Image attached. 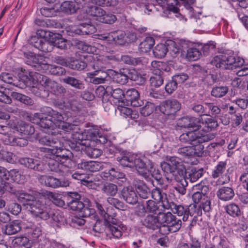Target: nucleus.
I'll list each match as a JSON object with an SVG mask.
<instances>
[{
    "label": "nucleus",
    "mask_w": 248,
    "mask_h": 248,
    "mask_svg": "<svg viewBox=\"0 0 248 248\" xmlns=\"http://www.w3.org/2000/svg\"><path fill=\"white\" fill-rule=\"evenodd\" d=\"M30 76L32 78L33 81H36L47 90L51 91L56 96H62L70 93L61 84L52 80L46 76L37 72H31Z\"/></svg>",
    "instance_id": "f257e3e1"
},
{
    "label": "nucleus",
    "mask_w": 248,
    "mask_h": 248,
    "mask_svg": "<svg viewBox=\"0 0 248 248\" xmlns=\"http://www.w3.org/2000/svg\"><path fill=\"white\" fill-rule=\"evenodd\" d=\"M244 61L226 53H221L214 57L210 63L217 68L224 69H232L242 65Z\"/></svg>",
    "instance_id": "f03ea898"
},
{
    "label": "nucleus",
    "mask_w": 248,
    "mask_h": 248,
    "mask_svg": "<svg viewBox=\"0 0 248 248\" xmlns=\"http://www.w3.org/2000/svg\"><path fill=\"white\" fill-rule=\"evenodd\" d=\"M215 137L213 133L195 132L194 131L183 133L180 136V140L186 142L192 146L202 145V143L208 142Z\"/></svg>",
    "instance_id": "7ed1b4c3"
},
{
    "label": "nucleus",
    "mask_w": 248,
    "mask_h": 248,
    "mask_svg": "<svg viewBox=\"0 0 248 248\" xmlns=\"http://www.w3.org/2000/svg\"><path fill=\"white\" fill-rule=\"evenodd\" d=\"M153 167V163L147 158L135 157L133 167H135L139 173L144 178L149 177L148 172L152 171Z\"/></svg>",
    "instance_id": "20e7f679"
},
{
    "label": "nucleus",
    "mask_w": 248,
    "mask_h": 248,
    "mask_svg": "<svg viewBox=\"0 0 248 248\" xmlns=\"http://www.w3.org/2000/svg\"><path fill=\"white\" fill-rule=\"evenodd\" d=\"M38 180L40 183H44L46 186L53 188L67 187L70 184L69 181L66 178L58 179L52 176L40 175Z\"/></svg>",
    "instance_id": "39448f33"
},
{
    "label": "nucleus",
    "mask_w": 248,
    "mask_h": 248,
    "mask_svg": "<svg viewBox=\"0 0 248 248\" xmlns=\"http://www.w3.org/2000/svg\"><path fill=\"white\" fill-rule=\"evenodd\" d=\"M158 107L162 113L170 115L180 110L181 104L175 99H168L163 101Z\"/></svg>",
    "instance_id": "423d86ee"
},
{
    "label": "nucleus",
    "mask_w": 248,
    "mask_h": 248,
    "mask_svg": "<svg viewBox=\"0 0 248 248\" xmlns=\"http://www.w3.org/2000/svg\"><path fill=\"white\" fill-rule=\"evenodd\" d=\"M12 128L15 131L20 133L24 137L29 138L35 133V128L31 124L24 121H18L14 123L11 125Z\"/></svg>",
    "instance_id": "0eeeda50"
},
{
    "label": "nucleus",
    "mask_w": 248,
    "mask_h": 248,
    "mask_svg": "<svg viewBox=\"0 0 248 248\" xmlns=\"http://www.w3.org/2000/svg\"><path fill=\"white\" fill-rule=\"evenodd\" d=\"M51 155L53 158L59 160L61 163H63L65 167L67 168L72 167V161L70 158L72 153L70 151L61 148V149L59 150H56V151H54V153Z\"/></svg>",
    "instance_id": "6e6552de"
},
{
    "label": "nucleus",
    "mask_w": 248,
    "mask_h": 248,
    "mask_svg": "<svg viewBox=\"0 0 248 248\" xmlns=\"http://www.w3.org/2000/svg\"><path fill=\"white\" fill-rule=\"evenodd\" d=\"M204 146L203 145L184 147L178 150V153L183 156H194L202 155L203 153Z\"/></svg>",
    "instance_id": "1a4fd4ad"
},
{
    "label": "nucleus",
    "mask_w": 248,
    "mask_h": 248,
    "mask_svg": "<svg viewBox=\"0 0 248 248\" xmlns=\"http://www.w3.org/2000/svg\"><path fill=\"white\" fill-rule=\"evenodd\" d=\"M43 157V159L47 165L49 170L56 172L62 171V167L64 165L58 159L53 158L51 154L45 153Z\"/></svg>",
    "instance_id": "9d476101"
},
{
    "label": "nucleus",
    "mask_w": 248,
    "mask_h": 248,
    "mask_svg": "<svg viewBox=\"0 0 248 248\" xmlns=\"http://www.w3.org/2000/svg\"><path fill=\"white\" fill-rule=\"evenodd\" d=\"M127 104L130 103L131 106L138 107L141 106L142 101L140 99V93L135 89L132 88L128 90L124 95V101Z\"/></svg>",
    "instance_id": "9b49d317"
},
{
    "label": "nucleus",
    "mask_w": 248,
    "mask_h": 248,
    "mask_svg": "<svg viewBox=\"0 0 248 248\" xmlns=\"http://www.w3.org/2000/svg\"><path fill=\"white\" fill-rule=\"evenodd\" d=\"M18 162L21 165L35 171H42L44 169L43 163L33 158L21 157L19 158Z\"/></svg>",
    "instance_id": "f8f14e48"
},
{
    "label": "nucleus",
    "mask_w": 248,
    "mask_h": 248,
    "mask_svg": "<svg viewBox=\"0 0 248 248\" xmlns=\"http://www.w3.org/2000/svg\"><path fill=\"white\" fill-rule=\"evenodd\" d=\"M85 204L84 207L80 210L79 215L82 217H91L97 222L99 220V217L96 213L95 210L91 207L90 201L86 198L84 200Z\"/></svg>",
    "instance_id": "ddd939ff"
},
{
    "label": "nucleus",
    "mask_w": 248,
    "mask_h": 248,
    "mask_svg": "<svg viewBox=\"0 0 248 248\" xmlns=\"http://www.w3.org/2000/svg\"><path fill=\"white\" fill-rule=\"evenodd\" d=\"M152 197L155 201L162 203V207L165 209H169L170 207V202L166 193L163 192L159 188L155 187L151 192Z\"/></svg>",
    "instance_id": "4468645a"
},
{
    "label": "nucleus",
    "mask_w": 248,
    "mask_h": 248,
    "mask_svg": "<svg viewBox=\"0 0 248 248\" xmlns=\"http://www.w3.org/2000/svg\"><path fill=\"white\" fill-rule=\"evenodd\" d=\"M133 185L140 197L144 199H147L149 197L151 194L150 189L143 181L135 178L133 180Z\"/></svg>",
    "instance_id": "2eb2a0df"
},
{
    "label": "nucleus",
    "mask_w": 248,
    "mask_h": 248,
    "mask_svg": "<svg viewBox=\"0 0 248 248\" xmlns=\"http://www.w3.org/2000/svg\"><path fill=\"white\" fill-rule=\"evenodd\" d=\"M121 192L123 199L127 203L133 205L138 202V197L136 192L132 186L124 187Z\"/></svg>",
    "instance_id": "dca6fc26"
},
{
    "label": "nucleus",
    "mask_w": 248,
    "mask_h": 248,
    "mask_svg": "<svg viewBox=\"0 0 248 248\" xmlns=\"http://www.w3.org/2000/svg\"><path fill=\"white\" fill-rule=\"evenodd\" d=\"M34 117L38 120L37 124L44 130L53 129L55 126L53 120L50 117L45 116L44 113H35Z\"/></svg>",
    "instance_id": "f3484780"
},
{
    "label": "nucleus",
    "mask_w": 248,
    "mask_h": 248,
    "mask_svg": "<svg viewBox=\"0 0 248 248\" xmlns=\"http://www.w3.org/2000/svg\"><path fill=\"white\" fill-rule=\"evenodd\" d=\"M82 8V4L79 1H78V0H75L74 1H65L61 5V10L67 14H74Z\"/></svg>",
    "instance_id": "a211bd4d"
},
{
    "label": "nucleus",
    "mask_w": 248,
    "mask_h": 248,
    "mask_svg": "<svg viewBox=\"0 0 248 248\" xmlns=\"http://www.w3.org/2000/svg\"><path fill=\"white\" fill-rule=\"evenodd\" d=\"M26 204L27 205V209L34 216L40 213L42 210H46V207L44 201L41 199L36 200L35 199L31 203H26Z\"/></svg>",
    "instance_id": "6ab92c4d"
},
{
    "label": "nucleus",
    "mask_w": 248,
    "mask_h": 248,
    "mask_svg": "<svg viewBox=\"0 0 248 248\" xmlns=\"http://www.w3.org/2000/svg\"><path fill=\"white\" fill-rule=\"evenodd\" d=\"M95 28L94 26L89 24H81L78 28L70 31L69 35L74 36V34L78 35L92 34L95 31Z\"/></svg>",
    "instance_id": "aec40b11"
},
{
    "label": "nucleus",
    "mask_w": 248,
    "mask_h": 248,
    "mask_svg": "<svg viewBox=\"0 0 248 248\" xmlns=\"http://www.w3.org/2000/svg\"><path fill=\"white\" fill-rule=\"evenodd\" d=\"M126 33L122 31H117L109 33L104 37L108 41H113L116 44L122 45L125 44Z\"/></svg>",
    "instance_id": "412c9836"
},
{
    "label": "nucleus",
    "mask_w": 248,
    "mask_h": 248,
    "mask_svg": "<svg viewBox=\"0 0 248 248\" xmlns=\"http://www.w3.org/2000/svg\"><path fill=\"white\" fill-rule=\"evenodd\" d=\"M107 91L108 95H110L111 97L116 100L115 103L118 102V103H121L122 105H125L124 102L125 93L122 89L120 88L113 89L111 86H107Z\"/></svg>",
    "instance_id": "4be33fe9"
},
{
    "label": "nucleus",
    "mask_w": 248,
    "mask_h": 248,
    "mask_svg": "<svg viewBox=\"0 0 248 248\" xmlns=\"http://www.w3.org/2000/svg\"><path fill=\"white\" fill-rule=\"evenodd\" d=\"M170 209L174 214H177L179 216H183V221H186L188 219V206L177 205L173 202H170Z\"/></svg>",
    "instance_id": "5701e85b"
},
{
    "label": "nucleus",
    "mask_w": 248,
    "mask_h": 248,
    "mask_svg": "<svg viewBox=\"0 0 248 248\" xmlns=\"http://www.w3.org/2000/svg\"><path fill=\"white\" fill-rule=\"evenodd\" d=\"M219 199L223 201H228L233 198L234 196L233 189L230 187L222 186L217 192Z\"/></svg>",
    "instance_id": "b1692460"
},
{
    "label": "nucleus",
    "mask_w": 248,
    "mask_h": 248,
    "mask_svg": "<svg viewBox=\"0 0 248 248\" xmlns=\"http://www.w3.org/2000/svg\"><path fill=\"white\" fill-rule=\"evenodd\" d=\"M205 172V170L202 168L192 167L187 171V178L191 182H195L202 177Z\"/></svg>",
    "instance_id": "393cba45"
},
{
    "label": "nucleus",
    "mask_w": 248,
    "mask_h": 248,
    "mask_svg": "<svg viewBox=\"0 0 248 248\" xmlns=\"http://www.w3.org/2000/svg\"><path fill=\"white\" fill-rule=\"evenodd\" d=\"M62 81L79 90H83L85 88V84L82 81L73 77L66 76L62 78Z\"/></svg>",
    "instance_id": "a878e982"
},
{
    "label": "nucleus",
    "mask_w": 248,
    "mask_h": 248,
    "mask_svg": "<svg viewBox=\"0 0 248 248\" xmlns=\"http://www.w3.org/2000/svg\"><path fill=\"white\" fill-rule=\"evenodd\" d=\"M202 124L204 125V126L202 128V131L199 132L211 133L210 131L216 129L218 126L217 121L212 118H208L204 120L202 118Z\"/></svg>",
    "instance_id": "bb28decb"
},
{
    "label": "nucleus",
    "mask_w": 248,
    "mask_h": 248,
    "mask_svg": "<svg viewBox=\"0 0 248 248\" xmlns=\"http://www.w3.org/2000/svg\"><path fill=\"white\" fill-rule=\"evenodd\" d=\"M142 223L148 228L153 230L157 229L159 226L157 216L148 215L142 220Z\"/></svg>",
    "instance_id": "cd10ccee"
},
{
    "label": "nucleus",
    "mask_w": 248,
    "mask_h": 248,
    "mask_svg": "<svg viewBox=\"0 0 248 248\" xmlns=\"http://www.w3.org/2000/svg\"><path fill=\"white\" fill-rule=\"evenodd\" d=\"M139 207L142 210V211L140 212V214H138L140 216L143 215L146 212L156 214L158 211V207L156 203L151 200L146 201L145 207L143 204L139 205Z\"/></svg>",
    "instance_id": "c85d7f7f"
},
{
    "label": "nucleus",
    "mask_w": 248,
    "mask_h": 248,
    "mask_svg": "<svg viewBox=\"0 0 248 248\" xmlns=\"http://www.w3.org/2000/svg\"><path fill=\"white\" fill-rule=\"evenodd\" d=\"M21 228L18 220H14L5 226L4 233L9 235H13L19 232Z\"/></svg>",
    "instance_id": "c756f323"
},
{
    "label": "nucleus",
    "mask_w": 248,
    "mask_h": 248,
    "mask_svg": "<svg viewBox=\"0 0 248 248\" xmlns=\"http://www.w3.org/2000/svg\"><path fill=\"white\" fill-rule=\"evenodd\" d=\"M154 45V38L150 36L147 37L140 44L139 48L140 52L147 53L150 51Z\"/></svg>",
    "instance_id": "7c9ffc66"
},
{
    "label": "nucleus",
    "mask_w": 248,
    "mask_h": 248,
    "mask_svg": "<svg viewBox=\"0 0 248 248\" xmlns=\"http://www.w3.org/2000/svg\"><path fill=\"white\" fill-rule=\"evenodd\" d=\"M151 65L154 68L155 73L158 74L165 75V72L170 71V67L165 63L162 62L154 61L151 62Z\"/></svg>",
    "instance_id": "2f4dec72"
},
{
    "label": "nucleus",
    "mask_w": 248,
    "mask_h": 248,
    "mask_svg": "<svg viewBox=\"0 0 248 248\" xmlns=\"http://www.w3.org/2000/svg\"><path fill=\"white\" fill-rule=\"evenodd\" d=\"M45 194L47 198L56 205L61 207H62L65 205L64 200L62 199V197L61 195L58 193L46 191Z\"/></svg>",
    "instance_id": "473e14b6"
},
{
    "label": "nucleus",
    "mask_w": 248,
    "mask_h": 248,
    "mask_svg": "<svg viewBox=\"0 0 248 248\" xmlns=\"http://www.w3.org/2000/svg\"><path fill=\"white\" fill-rule=\"evenodd\" d=\"M11 96L14 99L20 101L26 105L31 106L34 104V100L24 94L13 92L11 93Z\"/></svg>",
    "instance_id": "72a5a7b5"
},
{
    "label": "nucleus",
    "mask_w": 248,
    "mask_h": 248,
    "mask_svg": "<svg viewBox=\"0 0 248 248\" xmlns=\"http://www.w3.org/2000/svg\"><path fill=\"white\" fill-rule=\"evenodd\" d=\"M106 226L107 236L110 239L112 237L116 238H120L122 235V232L118 227L107 222Z\"/></svg>",
    "instance_id": "f704fd0d"
},
{
    "label": "nucleus",
    "mask_w": 248,
    "mask_h": 248,
    "mask_svg": "<svg viewBox=\"0 0 248 248\" xmlns=\"http://www.w3.org/2000/svg\"><path fill=\"white\" fill-rule=\"evenodd\" d=\"M16 197L19 202H22L23 205L25 206L26 208L27 205L26 203H31L32 201L35 199L34 196L23 190H19Z\"/></svg>",
    "instance_id": "c9c22d12"
},
{
    "label": "nucleus",
    "mask_w": 248,
    "mask_h": 248,
    "mask_svg": "<svg viewBox=\"0 0 248 248\" xmlns=\"http://www.w3.org/2000/svg\"><path fill=\"white\" fill-rule=\"evenodd\" d=\"M167 51L173 57H176L180 53V48L179 44L175 42L169 40L166 42Z\"/></svg>",
    "instance_id": "e433bc0d"
},
{
    "label": "nucleus",
    "mask_w": 248,
    "mask_h": 248,
    "mask_svg": "<svg viewBox=\"0 0 248 248\" xmlns=\"http://www.w3.org/2000/svg\"><path fill=\"white\" fill-rule=\"evenodd\" d=\"M14 86L21 89H24L28 86L30 79L29 77L23 74H19L18 78H15Z\"/></svg>",
    "instance_id": "4c0bfd02"
},
{
    "label": "nucleus",
    "mask_w": 248,
    "mask_h": 248,
    "mask_svg": "<svg viewBox=\"0 0 248 248\" xmlns=\"http://www.w3.org/2000/svg\"><path fill=\"white\" fill-rule=\"evenodd\" d=\"M12 243L14 247L24 246L26 248H30L32 245L29 239L23 236L15 238L13 240Z\"/></svg>",
    "instance_id": "58836bf2"
},
{
    "label": "nucleus",
    "mask_w": 248,
    "mask_h": 248,
    "mask_svg": "<svg viewBox=\"0 0 248 248\" xmlns=\"http://www.w3.org/2000/svg\"><path fill=\"white\" fill-rule=\"evenodd\" d=\"M229 88L226 86L214 87L211 92V95L216 98H220L225 96L228 92Z\"/></svg>",
    "instance_id": "ea45409f"
},
{
    "label": "nucleus",
    "mask_w": 248,
    "mask_h": 248,
    "mask_svg": "<svg viewBox=\"0 0 248 248\" xmlns=\"http://www.w3.org/2000/svg\"><path fill=\"white\" fill-rule=\"evenodd\" d=\"M102 191L108 196H114L118 191L117 186L112 183L105 184L101 188Z\"/></svg>",
    "instance_id": "a19ab883"
},
{
    "label": "nucleus",
    "mask_w": 248,
    "mask_h": 248,
    "mask_svg": "<svg viewBox=\"0 0 248 248\" xmlns=\"http://www.w3.org/2000/svg\"><path fill=\"white\" fill-rule=\"evenodd\" d=\"M54 46H56L61 49H67L68 47V42L62 38V35L58 34L52 38Z\"/></svg>",
    "instance_id": "79ce46f5"
},
{
    "label": "nucleus",
    "mask_w": 248,
    "mask_h": 248,
    "mask_svg": "<svg viewBox=\"0 0 248 248\" xmlns=\"http://www.w3.org/2000/svg\"><path fill=\"white\" fill-rule=\"evenodd\" d=\"M167 52H168L167 46L166 43L157 45L153 50L154 55L158 58L164 57Z\"/></svg>",
    "instance_id": "37998d69"
},
{
    "label": "nucleus",
    "mask_w": 248,
    "mask_h": 248,
    "mask_svg": "<svg viewBox=\"0 0 248 248\" xmlns=\"http://www.w3.org/2000/svg\"><path fill=\"white\" fill-rule=\"evenodd\" d=\"M81 150L84 151L88 156L92 158H97L100 156L102 153V151L100 149L91 146H82Z\"/></svg>",
    "instance_id": "c03bdc74"
},
{
    "label": "nucleus",
    "mask_w": 248,
    "mask_h": 248,
    "mask_svg": "<svg viewBox=\"0 0 248 248\" xmlns=\"http://www.w3.org/2000/svg\"><path fill=\"white\" fill-rule=\"evenodd\" d=\"M45 109L44 112L47 113L48 117H50L51 120L53 119L54 121L59 122V123L64 120L63 115L61 112L54 110L50 108H46Z\"/></svg>",
    "instance_id": "a18cd8bd"
},
{
    "label": "nucleus",
    "mask_w": 248,
    "mask_h": 248,
    "mask_svg": "<svg viewBox=\"0 0 248 248\" xmlns=\"http://www.w3.org/2000/svg\"><path fill=\"white\" fill-rule=\"evenodd\" d=\"M87 11L90 15L94 17V19L98 21L103 14H105V11L103 9L95 5L90 6Z\"/></svg>",
    "instance_id": "49530a36"
},
{
    "label": "nucleus",
    "mask_w": 248,
    "mask_h": 248,
    "mask_svg": "<svg viewBox=\"0 0 248 248\" xmlns=\"http://www.w3.org/2000/svg\"><path fill=\"white\" fill-rule=\"evenodd\" d=\"M124 152V154L121 156H118L117 160L123 166L129 168L133 167V163L135 157L126 156Z\"/></svg>",
    "instance_id": "de8ad7c7"
},
{
    "label": "nucleus",
    "mask_w": 248,
    "mask_h": 248,
    "mask_svg": "<svg viewBox=\"0 0 248 248\" xmlns=\"http://www.w3.org/2000/svg\"><path fill=\"white\" fill-rule=\"evenodd\" d=\"M226 164L225 161L219 162L212 172V177L214 178H217L220 176L226 170Z\"/></svg>",
    "instance_id": "09e8293b"
},
{
    "label": "nucleus",
    "mask_w": 248,
    "mask_h": 248,
    "mask_svg": "<svg viewBox=\"0 0 248 248\" xmlns=\"http://www.w3.org/2000/svg\"><path fill=\"white\" fill-rule=\"evenodd\" d=\"M165 75H161L155 73L154 76L151 77L150 79V84L152 87L158 88L161 86L164 81Z\"/></svg>",
    "instance_id": "8fccbe9b"
},
{
    "label": "nucleus",
    "mask_w": 248,
    "mask_h": 248,
    "mask_svg": "<svg viewBox=\"0 0 248 248\" xmlns=\"http://www.w3.org/2000/svg\"><path fill=\"white\" fill-rule=\"evenodd\" d=\"M173 217V215L170 212H168L167 213H164L159 212L157 215L158 222L159 223V226L161 225L167 224L169 221L171 220V218Z\"/></svg>",
    "instance_id": "3c124183"
},
{
    "label": "nucleus",
    "mask_w": 248,
    "mask_h": 248,
    "mask_svg": "<svg viewBox=\"0 0 248 248\" xmlns=\"http://www.w3.org/2000/svg\"><path fill=\"white\" fill-rule=\"evenodd\" d=\"M87 66L85 62L78 60L71 61L69 62L68 67L73 70H82Z\"/></svg>",
    "instance_id": "603ef678"
},
{
    "label": "nucleus",
    "mask_w": 248,
    "mask_h": 248,
    "mask_svg": "<svg viewBox=\"0 0 248 248\" xmlns=\"http://www.w3.org/2000/svg\"><path fill=\"white\" fill-rule=\"evenodd\" d=\"M202 55L201 52L196 48H189L187 51L186 58L189 61L198 60Z\"/></svg>",
    "instance_id": "864d4df0"
},
{
    "label": "nucleus",
    "mask_w": 248,
    "mask_h": 248,
    "mask_svg": "<svg viewBox=\"0 0 248 248\" xmlns=\"http://www.w3.org/2000/svg\"><path fill=\"white\" fill-rule=\"evenodd\" d=\"M155 109V105L150 102H147L146 105L140 108V112L143 116H148Z\"/></svg>",
    "instance_id": "5fc2aeb1"
},
{
    "label": "nucleus",
    "mask_w": 248,
    "mask_h": 248,
    "mask_svg": "<svg viewBox=\"0 0 248 248\" xmlns=\"http://www.w3.org/2000/svg\"><path fill=\"white\" fill-rule=\"evenodd\" d=\"M188 217L189 216L191 217H197L202 215V210L200 205H197L195 204H191L188 206Z\"/></svg>",
    "instance_id": "6e6d98bb"
},
{
    "label": "nucleus",
    "mask_w": 248,
    "mask_h": 248,
    "mask_svg": "<svg viewBox=\"0 0 248 248\" xmlns=\"http://www.w3.org/2000/svg\"><path fill=\"white\" fill-rule=\"evenodd\" d=\"M107 202L108 203L119 210L125 211L127 209V205L118 199L112 197H108L107 198Z\"/></svg>",
    "instance_id": "4d7b16f0"
},
{
    "label": "nucleus",
    "mask_w": 248,
    "mask_h": 248,
    "mask_svg": "<svg viewBox=\"0 0 248 248\" xmlns=\"http://www.w3.org/2000/svg\"><path fill=\"white\" fill-rule=\"evenodd\" d=\"M226 212L231 216L237 217L241 214V211L238 206L234 203H231L225 207Z\"/></svg>",
    "instance_id": "13d9d810"
},
{
    "label": "nucleus",
    "mask_w": 248,
    "mask_h": 248,
    "mask_svg": "<svg viewBox=\"0 0 248 248\" xmlns=\"http://www.w3.org/2000/svg\"><path fill=\"white\" fill-rule=\"evenodd\" d=\"M51 148H45V152H47V154H52L56 150H59L62 148L60 141L57 139H52L49 146Z\"/></svg>",
    "instance_id": "bf43d9fd"
},
{
    "label": "nucleus",
    "mask_w": 248,
    "mask_h": 248,
    "mask_svg": "<svg viewBox=\"0 0 248 248\" xmlns=\"http://www.w3.org/2000/svg\"><path fill=\"white\" fill-rule=\"evenodd\" d=\"M177 182L178 183L174 187V189L181 195H185L186 192V187L188 185V183L186 179H182L181 180L177 179Z\"/></svg>",
    "instance_id": "052dcab7"
},
{
    "label": "nucleus",
    "mask_w": 248,
    "mask_h": 248,
    "mask_svg": "<svg viewBox=\"0 0 248 248\" xmlns=\"http://www.w3.org/2000/svg\"><path fill=\"white\" fill-rule=\"evenodd\" d=\"M181 223V219L177 220L175 216L173 215L171 220L169 221L168 225L170 229L171 232H177L181 228L182 225Z\"/></svg>",
    "instance_id": "680f3d73"
},
{
    "label": "nucleus",
    "mask_w": 248,
    "mask_h": 248,
    "mask_svg": "<svg viewBox=\"0 0 248 248\" xmlns=\"http://www.w3.org/2000/svg\"><path fill=\"white\" fill-rule=\"evenodd\" d=\"M117 20L116 16L112 14L107 13L105 11V14L101 16L99 20V22L106 24H112Z\"/></svg>",
    "instance_id": "e2e57ef3"
},
{
    "label": "nucleus",
    "mask_w": 248,
    "mask_h": 248,
    "mask_svg": "<svg viewBox=\"0 0 248 248\" xmlns=\"http://www.w3.org/2000/svg\"><path fill=\"white\" fill-rule=\"evenodd\" d=\"M13 173L16 175V177H17V175H20L18 171H16V170H14L10 172L7 170L4 167L0 166V177H1L2 180H9L11 174L13 175Z\"/></svg>",
    "instance_id": "0e129e2a"
},
{
    "label": "nucleus",
    "mask_w": 248,
    "mask_h": 248,
    "mask_svg": "<svg viewBox=\"0 0 248 248\" xmlns=\"http://www.w3.org/2000/svg\"><path fill=\"white\" fill-rule=\"evenodd\" d=\"M53 47V41L49 42L44 39L38 49L43 52L47 53L52 51Z\"/></svg>",
    "instance_id": "69168bd1"
},
{
    "label": "nucleus",
    "mask_w": 248,
    "mask_h": 248,
    "mask_svg": "<svg viewBox=\"0 0 248 248\" xmlns=\"http://www.w3.org/2000/svg\"><path fill=\"white\" fill-rule=\"evenodd\" d=\"M1 186L3 190V194L5 191H7L16 196L19 191L12 184L8 182H5L4 183H1Z\"/></svg>",
    "instance_id": "338daca9"
},
{
    "label": "nucleus",
    "mask_w": 248,
    "mask_h": 248,
    "mask_svg": "<svg viewBox=\"0 0 248 248\" xmlns=\"http://www.w3.org/2000/svg\"><path fill=\"white\" fill-rule=\"evenodd\" d=\"M114 78L117 83L122 85L125 84L128 82L126 75L124 72V69L120 70L119 72L117 73Z\"/></svg>",
    "instance_id": "774afa93"
}]
</instances>
